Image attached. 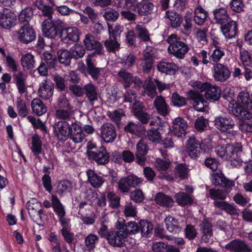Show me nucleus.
Segmentation results:
<instances>
[{
  "label": "nucleus",
  "mask_w": 252,
  "mask_h": 252,
  "mask_svg": "<svg viewBox=\"0 0 252 252\" xmlns=\"http://www.w3.org/2000/svg\"><path fill=\"white\" fill-rule=\"evenodd\" d=\"M175 177L180 180H186L189 177L188 168L186 163H178L175 167Z\"/></svg>",
  "instance_id": "c03bdc74"
},
{
  "label": "nucleus",
  "mask_w": 252,
  "mask_h": 252,
  "mask_svg": "<svg viewBox=\"0 0 252 252\" xmlns=\"http://www.w3.org/2000/svg\"><path fill=\"white\" fill-rule=\"evenodd\" d=\"M230 192V191H226L224 188L223 189H211L209 190V194L212 199L223 200L226 198L227 194Z\"/></svg>",
  "instance_id": "5fc2aeb1"
},
{
  "label": "nucleus",
  "mask_w": 252,
  "mask_h": 252,
  "mask_svg": "<svg viewBox=\"0 0 252 252\" xmlns=\"http://www.w3.org/2000/svg\"><path fill=\"white\" fill-rule=\"evenodd\" d=\"M71 187V183L70 181L63 180L57 183L56 192L59 195H62L64 192L69 191Z\"/></svg>",
  "instance_id": "e2e57ef3"
},
{
  "label": "nucleus",
  "mask_w": 252,
  "mask_h": 252,
  "mask_svg": "<svg viewBox=\"0 0 252 252\" xmlns=\"http://www.w3.org/2000/svg\"><path fill=\"white\" fill-rule=\"evenodd\" d=\"M213 76L215 81L224 82L230 77L231 72L228 67L222 63H213Z\"/></svg>",
  "instance_id": "dca6fc26"
},
{
  "label": "nucleus",
  "mask_w": 252,
  "mask_h": 252,
  "mask_svg": "<svg viewBox=\"0 0 252 252\" xmlns=\"http://www.w3.org/2000/svg\"><path fill=\"white\" fill-rule=\"evenodd\" d=\"M98 237L97 235L90 233L85 238V243L89 251H93L95 248V245L98 242Z\"/></svg>",
  "instance_id": "6e6d98bb"
},
{
  "label": "nucleus",
  "mask_w": 252,
  "mask_h": 252,
  "mask_svg": "<svg viewBox=\"0 0 252 252\" xmlns=\"http://www.w3.org/2000/svg\"><path fill=\"white\" fill-rule=\"evenodd\" d=\"M107 198L109 201V206L113 209H117L120 205V197L113 191H109L107 194Z\"/></svg>",
  "instance_id": "052dcab7"
},
{
  "label": "nucleus",
  "mask_w": 252,
  "mask_h": 252,
  "mask_svg": "<svg viewBox=\"0 0 252 252\" xmlns=\"http://www.w3.org/2000/svg\"><path fill=\"white\" fill-rule=\"evenodd\" d=\"M188 98L180 95L177 92L172 94L171 103L176 107H182L187 104V101L189 99L192 101V104L195 110H204L208 108V102L206 101L199 92L192 90L189 91L187 93Z\"/></svg>",
  "instance_id": "f257e3e1"
},
{
  "label": "nucleus",
  "mask_w": 252,
  "mask_h": 252,
  "mask_svg": "<svg viewBox=\"0 0 252 252\" xmlns=\"http://www.w3.org/2000/svg\"><path fill=\"white\" fill-rule=\"evenodd\" d=\"M70 139L75 143H81L83 141L85 135L83 132L82 126L76 122H71L70 124Z\"/></svg>",
  "instance_id": "393cba45"
},
{
  "label": "nucleus",
  "mask_w": 252,
  "mask_h": 252,
  "mask_svg": "<svg viewBox=\"0 0 252 252\" xmlns=\"http://www.w3.org/2000/svg\"><path fill=\"white\" fill-rule=\"evenodd\" d=\"M54 92V85L49 79H44L39 84L38 90V96L43 99H49L53 95Z\"/></svg>",
  "instance_id": "5701e85b"
},
{
  "label": "nucleus",
  "mask_w": 252,
  "mask_h": 252,
  "mask_svg": "<svg viewBox=\"0 0 252 252\" xmlns=\"http://www.w3.org/2000/svg\"><path fill=\"white\" fill-rule=\"evenodd\" d=\"M158 70L162 73L167 74H174L178 70V66L174 63H169L161 62L157 65Z\"/></svg>",
  "instance_id": "a19ab883"
},
{
  "label": "nucleus",
  "mask_w": 252,
  "mask_h": 252,
  "mask_svg": "<svg viewBox=\"0 0 252 252\" xmlns=\"http://www.w3.org/2000/svg\"><path fill=\"white\" fill-rule=\"evenodd\" d=\"M138 228L142 237L148 238L153 233V225L151 221L141 219L139 221Z\"/></svg>",
  "instance_id": "e433bc0d"
},
{
  "label": "nucleus",
  "mask_w": 252,
  "mask_h": 252,
  "mask_svg": "<svg viewBox=\"0 0 252 252\" xmlns=\"http://www.w3.org/2000/svg\"><path fill=\"white\" fill-rule=\"evenodd\" d=\"M103 17L107 21L115 22L118 19L119 13L116 9L107 7L103 10Z\"/></svg>",
  "instance_id": "bf43d9fd"
},
{
  "label": "nucleus",
  "mask_w": 252,
  "mask_h": 252,
  "mask_svg": "<svg viewBox=\"0 0 252 252\" xmlns=\"http://www.w3.org/2000/svg\"><path fill=\"white\" fill-rule=\"evenodd\" d=\"M65 36L63 37L62 41L66 44H72L79 39V32L76 28L69 27L65 30Z\"/></svg>",
  "instance_id": "473e14b6"
},
{
  "label": "nucleus",
  "mask_w": 252,
  "mask_h": 252,
  "mask_svg": "<svg viewBox=\"0 0 252 252\" xmlns=\"http://www.w3.org/2000/svg\"><path fill=\"white\" fill-rule=\"evenodd\" d=\"M21 60L22 65L25 69H30L34 67V56L31 53L23 55Z\"/></svg>",
  "instance_id": "864d4df0"
},
{
  "label": "nucleus",
  "mask_w": 252,
  "mask_h": 252,
  "mask_svg": "<svg viewBox=\"0 0 252 252\" xmlns=\"http://www.w3.org/2000/svg\"><path fill=\"white\" fill-rule=\"evenodd\" d=\"M100 130L101 137L105 143H112L116 138V130L113 124L105 123L101 126Z\"/></svg>",
  "instance_id": "aec40b11"
},
{
  "label": "nucleus",
  "mask_w": 252,
  "mask_h": 252,
  "mask_svg": "<svg viewBox=\"0 0 252 252\" xmlns=\"http://www.w3.org/2000/svg\"><path fill=\"white\" fill-rule=\"evenodd\" d=\"M35 37V32L29 24H25L18 32V38L23 43L28 44L33 41Z\"/></svg>",
  "instance_id": "a211bd4d"
},
{
  "label": "nucleus",
  "mask_w": 252,
  "mask_h": 252,
  "mask_svg": "<svg viewBox=\"0 0 252 252\" xmlns=\"http://www.w3.org/2000/svg\"><path fill=\"white\" fill-rule=\"evenodd\" d=\"M225 249L233 252H251L249 244L244 240L235 239L225 246Z\"/></svg>",
  "instance_id": "412c9836"
},
{
  "label": "nucleus",
  "mask_w": 252,
  "mask_h": 252,
  "mask_svg": "<svg viewBox=\"0 0 252 252\" xmlns=\"http://www.w3.org/2000/svg\"><path fill=\"white\" fill-rule=\"evenodd\" d=\"M188 126L185 120L181 117H178L174 120L172 126H170L167 130H169V133L176 137H182L186 134Z\"/></svg>",
  "instance_id": "f3484780"
},
{
  "label": "nucleus",
  "mask_w": 252,
  "mask_h": 252,
  "mask_svg": "<svg viewBox=\"0 0 252 252\" xmlns=\"http://www.w3.org/2000/svg\"><path fill=\"white\" fill-rule=\"evenodd\" d=\"M217 154L221 158L228 160L235 154L240 155L243 152V147L241 143H235L234 144H220L216 148Z\"/></svg>",
  "instance_id": "0eeeda50"
},
{
  "label": "nucleus",
  "mask_w": 252,
  "mask_h": 252,
  "mask_svg": "<svg viewBox=\"0 0 252 252\" xmlns=\"http://www.w3.org/2000/svg\"><path fill=\"white\" fill-rule=\"evenodd\" d=\"M88 181L91 186L94 188H98L102 186L105 180L98 175L94 170L90 169L87 172Z\"/></svg>",
  "instance_id": "f704fd0d"
},
{
  "label": "nucleus",
  "mask_w": 252,
  "mask_h": 252,
  "mask_svg": "<svg viewBox=\"0 0 252 252\" xmlns=\"http://www.w3.org/2000/svg\"><path fill=\"white\" fill-rule=\"evenodd\" d=\"M238 121L239 129L247 135L252 133V113L251 111H231Z\"/></svg>",
  "instance_id": "423d86ee"
},
{
  "label": "nucleus",
  "mask_w": 252,
  "mask_h": 252,
  "mask_svg": "<svg viewBox=\"0 0 252 252\" xmlns=\"http://www.w3.org/2000/svg\"><path fill=\"white\" fill-rule=\"evenodd\" d=\"M176 201L178 204L182 206L191 205L193 200L192 198L186 192H180L176 196Z\"/></svg>",
  "instance_id": "603ef678"
},
{
  "label": "nucleus",
  "mask_w": 252,
  "mask_h": 252,
  "mask_svg": "<svg viewBox=\"0 0 252 252\" xmlns=\"http://www.w3.org/2000/svg\"><path fill=\"white\" fill-rule=\"evenodd\" d=\"M239 108L241 110H250L252 109V100L250 98L248 92H241L239 93L237 98Z\"/></svg>",
  "instance_id": "2f4dec72"
},
{
  "label": "nucleus",
  "mask_w": 252,
  "mask_h": 252,
  "mask_svg": "<svg viewBox=\"0 0 252 252\" xmlns=\"http://www.w3.org/2000/svg\"><path fill=\"white\" fill-rule=\"evenodd\" d=\"M141 62L140 66L143 72L149 73L153 65V58L142 57Z\"/></svg>",
  "instance_id": "774afa93"
},
{
  "label": "nucleus",
  "mask_w": 252,
  "mask_h": 252,
  "mask_svg": "<svg viewBox=\"0 0 252 252\" xmlns=\"http://www.w3.org/2000/svg\"><path fill=\"white\" fill-rule=\"evenodd\" d=\"M214 122L216 127L222 132L227 131L234 126L233 121L228 116L216 118Z\"/></svg>",
  "instance_id": "c85d7f7f"
},
{
  "label": "nucleus",
  "mask_w": 252,
  "mask_h": 252,
  "mask_svg": "<svg viewBox=\"0 0 252 252\" xmlns=\"http://www.w3.org/2000/svg\"><path fill=\"white\" fill-rule=\"evenodd\" d=\"M208 13L201 6L199 5L194 10V21L196 24L201 26L206 21Z\"/></svg>",
  "instance_id": "58836bf2"
},
{
  "label": "nucleus",
  "mask_w": 252,
  "mask_h": 252,
  "mask_svg": "<svg viewBox=\"0 0 252 252\" xmlns=\"http://www.w3.org/2000/svg\"><path fill=\"white\" fill-rule=\"evenodd\" d=\"M143 179L138 178L134 174L128 175L120 179L118 182V189L122 193H126L129 191L130 187L135 188L140 186Z\"/></svg>",
  "instance_id": "9d476101"
},
{
  "label": "nucleus",
  "mask_w": 252,
  "mask_h": 252,
  "mask_svg": "<svg viewBox=\"0 0 252 252\" xmlns=\"http://www.w3.org/2000/svg\"><path fill=\"white\" fill-rule=\"evenodd\" d=\"M200 226L203 234L201 237L202 240L205 243H209L210 241V238L213 235L212 223L204 220Z\"/></svg>",
  "instance_id": "4c0bfd02"
},
{
  "label": "nucleus",
  "mask_w": 252,
  "mask_h": 252,
  "mask_svg": "<svg viewBox=\"0 0 252 252\" xmlns=\"http://www.w3.org/2000/svg\"><path fill=\"white\" fill-rule=\"evenodd\" d=\"M169 44L168 51L178 59H183L189 51L188 45L181 41V38L176 34H172L167 39Z\"/></svg>",
  "instance_id": "7ed1b4c3"
},
{
  "label": "nucleus",
  "mask_w": 252,
  "mask_h": 252,
  "mask_svg": "<svg viewBox=\"0 0 252 252\" xmlns=\"http://www.w3.org/2000/svg\"><path fill=\"white\" fill-rule=\"evenodd\" d=\"M118 74L120 78L124 82L125 88L127 89L129 87L131 84V80H132L133 77L131 74L125 69H122Z\"/></svg>",
  "instance_id": "13d9d810"
},
{
  "label": "nucleus",
  "mask_w": 252,
  "mask_h": 252,
  "mask_svg": "<svg viewBox=\"0 0 252 252\" xmlns=\"http://www.w3.org/2000/svg\"><path fill=\"white\" fill-rule=\"evenodd\" d=\"M31 144V150L33 155L43 154V155L45 156L44 152L42 148L41 140L37 134H35L32 136Z\"/></svg>",
  "instance_id": "79ce46f5"
},
{
  "label": "nucleus",
  "mask_w": 252,
  "mask_h": 252,
  "mask_svg": "<svg viewBox=\"0 0 252 252\" xmlns=\"http://www.w3.org/2000/svg\"><path fill=\"white\" fill-rule=\"evenodd\" d=\"M70 51L72 58L75 59L82 58L86 52L84 47L80 44L75 45L70 48Z\"/></svg>",
  "instance_id": "69168bd1"
},
{
  "label": "nucleus",
  "mask_w": 252,
  "mask_h": 252,
  "mask_svg": "<svg viewBox=\"0 0 252 252\" xmlns=\"http://www.w3.org/2000/svg\"><path fill=\"white\" fill-rule=\"evenodd\" d=\"M58 58L59 62L64 66L70 64L71 59L72 58L70 51L62 49L58 51Z\"/></svg>",
  "instance_id": "09e8293b"
},
{
  "label": "nucleus",
  "mask_w": 252,
  "mask_h": 252,
  "mask_svg": "<svg viewBox=\"0 0 252 252\" xmlns=\"http://www.w3.org/2000/svg\"><path fill=\"white\" fill-rule=\"evenodd\" d=\"M211 180L213 184L221 187L227 191H231L235 185L234 182L226 178L220 171L214 173L211 175Z\"/></svg>",
  "instance_id": "4468645a"
},
{
  "label": "nucleus",
  "mask_w": 252,
  "mask_h": 252,
  "mask_svg": "<svg viewBox=\"0 0 252 252\" xmlns=\"http://www.w3.org/2000/svg\"><path fill=\"white\" fill-rule=\"evenodd\" d=\"M124 131L126 133H129L131 135H134L137 136H141L145 133L146 131L145 127L143 125L139 122L133 123L129 122L124 128Z\"/></svg>",
  "instance_id": "cd10ccee"
},
{
  "label": "nucleus",
  "mask_w": 252,
  "mask_h": 252,
  "mask_svg": "<svg viewBox=\"0 0 252 252\" xmlns=\"http://www.w3.org/2000/svg\"><path fill=\"white\" fill-rule=\"evenodd\" d=\"M224 55V51L222 48H217L213 50L209 54V58L214 63H220L219 62Z\"/></svg>",
  "instance_id": "680f3d73"
},
{
  "label": "nucleus",
  "mask_w": 252,
  "mask_h": 252,
  "mask_svg": "<svg viewBox=\"0 0 252 252\" xmlns=\"http://www.w3.org/2000/svg\"><path fill=\"white\" fill-rule=\"evenodd\" d=\"M94 54H89L87 56L86 60V66L84 65L83 68H82V72L85 75H90L94 80H97L100 75L102 69L97 67L94 64V61L92 58Z\"/></svg>",
  "instance_id": "ddd939ff"
},
{
  "label": "nucleus",
  "mask_w": 252,
  "mask_h": 252,
  "mask_svg": "<svg viewBox=\"0 0 252 252\" xmlns=\"http://www.w3.org/2000/svg\"><path fill=\"white\" fill-rule=\"evenodd\" d=\"M150 125L151 128L147 131L148 138L153 143H159L161 141V135L166 132L170 126L159 117H157L155 120L151 121Z\"/></svg>",
  "instance_id": "f03ea898"
},
{
  "label": "nucleus",
  "mask_w": 252,
  "mask_h": 252,
  "mask_svg": "<svg viewBox=\"0 0 252 252\" xmlns=\"http://www.w3.org/2000/svg\"><path fill=\"white\" fill-rule=\"evenodd\" d=\"M33 16V8L28 6L23 9L20 13L18 17L19 20L21 23L26 22L29 24V22L32 19Z\"/></svg>",
  "instance_id": "8fccbe9b"
},
{
  "label": "nucleus",
  "mask_w": 252,
  "mask_h": 252,
  "mask_svg": "<svg viewBox=\"0 0 252 252\" xmlns=\"http://www.w3.org/2000/svg\"><path fill=\"white\" fill-rule=\"evenodd\" d=\"M86 154L89 159L94 161L97 165H105L110 161V154L103 146L96 151H89Z\"/></svg>",
  "instance_id": "9b49d317"
},
{
  "label": "nucleus",
  "mask_w": 252,
  "mask_h": 252,
  "mask_svg": "<svg viewBox=\"0 0 252 252\" xmlns=\"http://www.w3.org/2000/svg\"><path fill=\"white\" fill-rule=\"evenodd\" d=\"M54 134L59 141H65L69 137L70 124L66 121H60L53 126Z\"/></svg>",
  "instance_id": "f8f14e48"
},
{
  "label": "nucleus",
  "mask_w": 252,
  "mask_h": 252,
  "mask_svg": "<svg viewBox=\"0 0 252 252\" xmlns=\"http://www.w3.org/2000/svg\"><path fill=\"white\" fill-rule=\"evenodd\" d=\"M15 17L11 10L6 8L0 10V26L5 29H10L15 24Z\"/></svg>",
  "instance_id": "4be33fe9"
},
{
  "label": "nucleus",
  "mask_w": 252,
  "mask_h": 252,
  "mask_svg": "<svg viewBox=\"0 0 252 252\" xmlns=\"http://www.w3.org/2000/svg\"><path fill=\"white\" fill-rule=\"evenodd\" d=\"M85 93L90 102L97 100V94L95 87L92 83L86 84L84 87Z\"/></svg>",
  "instance_id": "de8ad7c7"
},
{
  "label": "nucleus",
  "mask_w": 252,
  "mask_h": 252,
  "mask_svg": "<svg viewBox=\"0 0 252 252\" xmlns=\"http://www.w3.org/2000/svg\"><path fill=\"white\" fill-rule=\"evenodd\" d=\"M134 30L136 32L137 37L140 39L141 41L144 42H151L149 32L144 26L137 24Z\"/></svg>",
  "instance_id": "37998d69"
},
{
  "label": "nucleus",
  "mask_w": 252,
  "mask_h": 252,
  "mask_svg": "<svg viewBox=\"0 0 252 252\" xmlns=\"http://www.w3.org/2000/svg\"><path fill=\"white\" fill-rule=\"evenodd\" d=\"M83 43L88 50H94V55H102L104 52L102 44L90 33L85 35Z\"/></svg>",
  "instance_id": "6ab92c4d"
},
{
  "label": "nucleus",
  "mask_w": 252,
  "mask_h": 252,
  "mask_svg": "<svg viewBox=\"0 0 252 252\" xmlns=\"http://www.w3.org/2000/svg\"><path fill=\"white\" fill-rule=\"evenodd\" d=\"M220 29L226 38H231L237 34V25L235 21L229 20L227 23L221 25Z\"/></svg>",
  "instance_id": "7c9ffc66"
},
{
  "label": "nucleus",
  "mask_w": 252,
  "mask_h": 252,
  "mask_svg": "<svg viewBox=\"0 0 252 252\" xmlns=\"http://www.w3.org/2000/svg\"><path fill=\"white\" fill-rule=\"evenodd\" d=\"M153 6L151 2L145 1L138 2L135 12H137L140 16L147 15L152 12Z\"/></svg>",
  "instance_id": "49530a36"
},
{
  "label": "nucleus",
  "mask_w": 252,
  "mask_h": 252,
  "mask_svg": "<svg viewBox=\"0 0 252 252\" xmlns=\"http://www.w3.org/2000/svg\"><path fill=\"white\" fill-rule=\"evenodd\" d=\"M146 84L144 86V93L149 97L153 98L157 95L156 85L151 79L146 80Z\"/></svg>",
  "instance_id": "4d7b16f0"
},
{
  "label": "nucleus",
  "mask_w": 252,
  "mask_h": 252,
  "mask_svg": "<svg viewBox=\"0 0 252 252\" xmlns=\"http://www.w3.org/2000/svg\"><path fill=\"white\" fill-rule=\"evenodd\" d=\"M138 225L139 222L137 223L135 221L126 222L123 218H119L115 223L116 229L122 232L126 238L130 235L139 233Z\"/></svg>",
  "instance_id": "1a4fd4ad"
},
{
  "label": "nucleus",
  "mask_w": 252,
  "mask_h": 252,
  "mask_svg": "<svg viewBox=\"0 0 252 252\" xmlns=\"http://www.w3.org/2000/svg\"><path fill=\"white\" fill-rule=\"evenodd\" d=\"M186 151L193 159H197L202 155L209 153L211 149L207 145L201 143L194 137H190L187 141Z\"/></svg>",
  "instance_id": "20e7f679"
},
{
  "label": "nucleus",
  "mask_w": 252,
  "mask_h": 252,
  "mask_svg": "<svg viewBox=\"0 0 252 252\" xmlns=\"http://www.w3.org/2000/svg\"><path fill=\"white\" fill-rule=\"evenodd\" d=\"M41 26L43 35L48 38L54 39L62 31L63 22L59 19H46L43 21Z\"/></svg>",
  "instance_id": "39448f33"
},
{
  "label": "nucleus",
  "mask_w": 252,
  "mask_h": 252,
  "mask_svg": "<svg viewBox=\"0 0 252 252\" xmlns=\"http://www.w3.org/2000/svg\"><path fill=\"white\" fill-rule=\"evenodd\" d=\"M164 223L166 229L169 232L176 234L181 231L180 222L171 216H168L165 219Z\"/></svg>",
  "instance_id": "72a5a7b5"
},
{
  "label": "nucleus",
  "mask_w": 252,
  "mask_h": 252,
  "mask_svg": "<svg viewBox=\"0 0 252 252\" xmlns=\"http://www.w3.org/2000/svg\"><path fill=\"white\" fill-rule=\"evenodd\" d=\"M126 238L119 230L109 231L107 236L108 243L114 247L121 248L125 245Z\"/></svg>",
  "instance_id": "b1692460"
},
{
  "label": "nucleus",
  "mask_w": 252,
  "mask_h": 252,
  "mask_svg": "<svg viewBox=\"0 0 252 252\" xmlns=\"http://www.w3.org/2000/svg\"><path fill=\"white\" fill-rule=\"evenodd\" d=\"M164 18L169 22L172 28L180 27L183 23V18L181 15L173 10H168L165 12Z\"/></svg>",
  "instance_id": "bb28decb"
},
{
  "label": "nucleus",
  "mask_w": 252,
  "mask_h": 252,
  "mask_svg": "<svg viewBox=\"0 0 252 252\" xmlns=\"http://www.w3.org/2000/svg\"><path fill=\"white\" fill-rule=\"evenodd\" d=\"M117 6L126 10H130L135 12L138 1L137 0H118Z\"/></svg>",
  "instance_id": "3c124183"
},
{
  "label": "nucleus",
  "mask_w": 252,
  "mask_h": 252,
  "mask_svg": "<svg viewBox=\"0 0 252 252\" xmlns=\"http://www.w3.org/2000/svg\"><path fill=\"white\" fill-rule=\"evenodd\" d=\"M192 14L189 11H187L184 16L185 23L183 24L184 33H190L192 28Z\"/></svg>",
  "instance_id": "0e129e2a"
},
{
  "label": "nucleus",
  "mask_w": 252,
  "mask_h": 252,
  "mask_svg": "<svg viewBox=\"0 0 252 252\" xmlns=\"http://www.w3.org/2000/svg\"><path fill=\"white\" fill-rule=\"evenodd\" d=\"M53 209L57 215L59 221L62 227L61 229H70L71 224L69 219L65 218L66 212L63 205L57 196L52 197Z\"/></svg>",
  "instance_id": "6e6552de"
},
{
  "label": "nucleus",
  "mask_w": 252,
  "mask_h": 252,
  "mask_svg": "<svg viewBox=\"0 0 252 252\" xmlns=\"http://www.w3.org/2000/svg\"><path fill=\"white\" fill-rule=\"evenodd\" d=\"M200 92H205L204 96L206 99L213 101L218 100L221 95V90L216 85H212L210 83L200 84Z\"/></svg>",
  "instance_id": "2eb2a0df"
},
{
  "label": "nucleus",
  "mask_w": 252,
  "mask_h": 252,
  "mask_svg": "<svg viewBox=\"0 0 252 252\" xmlns=\"http://www.w3.org/2000/svg\"><path fill=\"white\" fill-rule=\"evenodd\" d=\"M42 61L45 62V63L48 65L49 68H53L55 67L57 60L55 55L46 52L43 54Z\"/></svg>",
  "instance_id": "338daca9"
},
{
  "label": "nucleus",
  "mask_w": 252,
  "mask_h": 252,
  "mask_svg": "<svg viewBox=\"0 0 252 252\" xmlns=\"http://www.w3.org/2000/svg\"><path fill=\"white\" fill-rule=\"evenodd\" d=\"M213 13L214 18L218 24L222 25L230 19L227 9L224 7L217 8Z\"/></svg>",
  "instance_id": "c9c22d12"
},
{
  "label": "nucleus",
  "mask_w": 252,
  "mask_h": 252,
  "mask_svg": "<svg viewBox=\"0 0 252 252\" xmlns=\"http://www.w3.org/2000/svg\"><path fill=\"white\" fill-rule=\"evenodd\" d=\"M27 78V75L21 71L17 72L13 75V82L21 95L27 93V87L26 84Z\"/></svg>",
  "instance_id": "a878e982"
},
{
  "label": "nucleus",
  "mask_w": 252,
  "mask_h": 252,
  "mask_svg": "<svg viewBox=\"0 0 252 252\" xmlns=\"http://www.w3.org/2000/svg\"><path fill=\"white\" fill-rule=\"evenodd\" d=\"M155 200L157 204L162 207H171L174 203L171 197L163 192H158L155 196Z\"/></svg>",
  "instance_id": "ea45409f"
},
{
  "label": "nucleus",
  "mask_w": 252,
  "mask_h": 252,
  "mask_svg": "<svg viewBox=\"0 0 252 252\" xmlns=\"http://www.w3.org/2000/svg\"><path fill=\"white\" fill-rule=\"evenodd\" d=\"M214 205L216 208L224 211L226 214L231 216H237V206L234 203H229L225 201H214Z\"/></svg>",
  "instance_id": "c756f323"
},
{
  "label": "nucleus",
  "mask_w": 252,
  "mask_h": 252,
  "mask_svg": "<svg viewBox=\"0 0 252 252\" xmlns=\"http://www.w3.org/2000/svg\"><path fill=\"white\" fill-rule=\"evenodd\" d=\"M104 45L109 53H115L118 51L120 47V44L117 41L116 37L110 36L104 42Z\"/></svg>",
  "instance_id": "a18cd8bd"
}]
</instances>
